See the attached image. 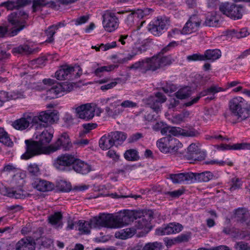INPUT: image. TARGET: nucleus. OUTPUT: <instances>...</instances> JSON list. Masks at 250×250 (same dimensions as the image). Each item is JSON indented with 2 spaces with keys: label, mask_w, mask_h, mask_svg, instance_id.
Listing matches in <instances>:
<instances>
[{
  "label": "nucleus",
  "mask_w": 250,
  "mask_h": 250,
  "mask_svg": "<svg viewBox=\"0 0 250 250\" xmlns=\"http://www.w3.org/2000/svg\"><path fill=\"white\" fill-rule=\"evenodd\" d=\"M222 90L223 89L221 87L217 85H212L207 88L206 90L201 92L200 94L202 97L205 96L206 95H210V97H208L206 98V100H211L214 98V95L215 93Z\"/></svg>",
  "instance_id": "38"
},
{
  "label": "nucleus",
  "mask_w": 250,
  "mask_h": 250,
  "mask_svg": "<svg viewBox=\"0 0 250 250\" xmlns=\"http://www.w3.org/2000/svg\"><path fill=\"white\" fill-rule=\"evenodd\" d=\"M161 247L162 245L160 243H148L145 245L142 250H160Z\"/></svg>",
  "instance_id": "53"
},
{
  "label": "nucleus",
  "mask_w": 250,
  "mask_h": 250,
  "mask_svg": "<svg viewBox=\"0 0 250 250\" xmlns=\"http://www.w3.org/2000/svg\"><path fill=\"white\" fill-rule=\"evenodd\" d=\"M72 167L75 172L82 175H85L91 170L90 165L76 158Z\"/></svg>",
  "instance_id": "24"
},
{
  "label": "nucleus",
  "mask_w": 250,
  "mask_h": 250,
  "mask_svg": "<svg viewBox=\"0 0 250 250\" xmlns=\"http://www.w3.org/2000/svg\"><path fill=\"white\" fill-rule=\"evenodd\" d=\"M33 51L30 47L27 45H20L18 47H15L12 49L13 53L22 54L25 53L27 54H30L32 53Z\"/></svg>",
  "instance_id": "49"
},
{
  "label": "nucleus",
  "mask_w": 250,
  "mask_h": 250,
  "mask_svg": "<svg viewBox=\"0 0 250 250\" xmlns=\"http://www.w3.org/2000/svg\"><path fill=\"white\" fill-rule=\"evenodd\" d=\"M132 213L131 212H129V210H125L114 216L115 228L123 227L132 222Z\"/></svg>",
  "instance_id": "16"
},
{
  "label": "nucleus",
  "mask_w": 250,
  "mask_h": 250,
  "mask_svg": "<svg viewBox=\"0 0 250 250\" xmlns=\"http://www.w3.org/2000/svg\"><path fill=\"white\" fill-rule=\"evenodd\" d=\"M25 177V174L22 172H18L14 176L13 180L18 182L20 186H21L24 183V179Z\"/></svg>",
  "instance_id": "61"
},
{
  "label": "nucleus",
  "mask_w": 250,
  "mask_h": 250,
  "mask_svg": "<svg viewBox=\"0 0 250 250\" xmlns=\"http://www.w3.org/2000/svg\"><path fill=\"white\" fill-rule=\"evenodd\" d=\"M169 178L174 184H181L185 182L191 183L193 175L192 172L171 174L169 175Z\"/></svg>",
  "instance_id": "23"
},
{
  "label": "nucleus",
  "mask_w": 250,
  "mask_h": 250,
  "mask_svg": "<svg viewBox=\"0 0 250 250\" xmlns=\"http://www.w3.org/2000/svg\"><path fill=\"white\" fill-rule=\"evenodd\" d=\"M46 0H33V10L36 12L46 4Z\"/></svg>",
  "instance_id": "54"
},
{
  "label": "nucleus",
  "mask_w": 250,
  "mask_h": 250,
  "mask_svg": "<svg viewBox=\"0 0 250 250\" xmlns=\"http://www.w3.org/2000/svg\"><path fill=\"white\" fill-rule=\"evenodd\" d=\"M32 126L36 125V129H40L47 126V110L38 112L36 115L32 113Z\"/></svg>",
  "instance_id": "18"
},
{
  "label": "nucleus",
  "mask_w": 250,
  "mask_h": 250,
  "mask_svg": "<svg viewBox=\"0 0 250 250\" xmlns=\"http://www.w3.org/2000/svg\"><path fill=\"white\" fill-rule=\"evenodd\" d=\"M191 94L190 88L188 87H185L180 89L175 93V96L179 99H185L189 97Z\"/></svg>",
  "instance_id": "44"
},
{
  "label": "nucleus",
  "mask_w": 250,
  "mask_h": 250,
  "mask_svg": "<svg viewBox=\"0 0 250 250\" xmlns=\"http://www.w3.org/2000/svg\"><path fill=\"white\" fill-rule=\"evenodd\" d=\"M4 190L5 192L3 193L4 195H7L11 198H14L15 199H23L26 197L28 194L26 192L21 189L18 190H14L12 188H4Z\"/></svg>",
  "instance_id": "30"
},
{
  "label": "nucleus",
  "mask_w": 250,
  "mask_h": 250,
  "mask_svg": "<svg viewBox=\"0 0 250 250\" xmlns=\"http://www.w3.org/2000/svg\"><path fill=\"white\" fill-rule=\"evenodd\" d=\"M234 218L238 222L249 226L250 224V215L244 208H238L235 211Z\"/></svg>",
  "instance_id": "27"
},
{
  "label": "nucleus",
  "mask_w": 250,
  "mask_h": 250,
  "mask_svg": "<svg viewBox=\"0 0 250 250\" xmlns=\"http://www.w3.org/2000/svg\"><path fill=\"white\" fill-rule=\"evenodd\" d=\"M0 143L7 146H11L13 145V142L7 133L2 127H0Z\"/></svg>",
  "instance_id": "43"
},
{
  "label": "nucleus",
  "mask_w": 250,
  "mask_h": 250,
  "mask_svg": "<svg viewBox=\"0 0 250 250\" xmlns=\"http://www.w3.org/2000/svg\"><path fill=\"white\" fill-rule=\"evenodd\" d=\"M57 30V26H54L53 25L48 28V43H52L54 42L53 36Z\"/></svg>",
  "instance_id": "57"
},
{
  "label": "nucleus",
  "mask_w": 250,
  "mask_h": 250,
  "mask_svg": "<svg viewBox=\"0 0 250 250\" xmlns=\"http://www.w3.org/2000/svg\"><path fill=\"white\" fill-rule=\"evenodd\" d=\"M32 187L37 190L45 192L47 191V181L41 179H37L32 184Z\"/></svg>",
  "instance_id": "42"
},
{
  "label": "nucleus",
  "mask_w": 250,
  "mask_h": 250,
  "mask_svg": "<svg viewBox=\"0 0 250 250\" xmlns=\"http://www.w3.org/2000/svg\"><path fill=\"white\" fill-rule=\"evenodd\" d=\"M60 88L62 95H63L64 93H68L73 89L74 84L67 82L60 83Z\"/></svg>",
  "instance_id": "52"
},
{
  "label": "nucleus",
  "mask_w": 250,
  "mask_h": 250,
  "mask_svg": "<svg viewBox=\"0 0 250 250\" xmlns=\"http://www.w3.org/2000/svg\"><path fill=\"white\" fill-rule=\"evenodd\" d=\"M216 148L218 149L229 150L250 149V143H237L233 145H221V146H217Z\"/></svg>",
  "instance_id": "33"
},
{
  "label": "nucleus",
  "mask_w": 250,
  "mask_h": 250,
  "mask_svg": "<svg viewBox=\"0 0 250 250\" xmlns=\"http://www.w3.org/2000/svg\"><path fill=\"white\" fill-rule=\"evenodd\" d=\"M45 229L43 228H39L36 231H34L31 239L37 241L39 244L41 245L39 250H45L47 238L46 237Z\"/></svg>",
  "instance_id": "22"
},
{
  "label": "nucleus",
  "mask_w": 250,
  "mask_h": 250,
  "mask_svg": "<svg viewBox=\"0 0 250 250\" xmlns=\"http://www.w3.org/2000/svg\"><path fill=\"white\" fill-rule=\"evenodd\" d=\"M193 179L192 183L195 182H207L212 179L213 174L210 171H205L202 173H192Z\"/></svg>",
  "instance_id": "31"
},
{
  "label": "nucleus",
  "mask_w": 250,
  "mask_h": 250,
  "mask_svg": "<svg viewBox=\"0 0 250 250\" xmlns=\"http://www.w3.org/2000/svg\"><path fill=\"white\" fill-rule=\"evenodd\" d=\"M129 69L135 70H139L142 73H146L148 71V67L146 62V59L137 62L129 66Z\"/></svg>",
  "instance_id": "40"
},
{
  "label": "nucleus",
  "mask_w": 250,
  "mask_h": 250,
  "mask_svg": "<svg viewBox=\"0 0 250 250\" xmlns=\"http://www.w3.org/2000/svg\"><path fill=\"white\" fill-rule=\"evenodd\" d=\"M121 80V78H116L114 80L113 82H110L107 84L102 85L100 87V89L102 91H106L116 86L119 82Z\"/></svg>",
  "instance_id": "55"
},
{
  "label": "nucleus",
  "mask_w": 250,
  "mask_h": 250,
  "mask_svg": "<svg viewBox=\"0 0 250 250\" xmlns=\"http://www.w3.org/2000/svg\"><path fill=\"white\" fill-rule=\"evenodd\" d=\"M199 135L198 130L194 128H190L188 130H184L183 131V135L187 137H196Z\"/></svg>",
  "instance_id": "62"
},
{
  "label": "nucleus",
  "mask_w": 250,
  "mask_h": 250,
  "mask_svg": "<svg viewBox=\"0 0 250 250\" xmlns=\"http://www.w3.org/2000/svg\"><path fill=\"white\" fill-rule=\"evenodd\" d=\"M219 9L224 15L234 20L243 17L244 6L241 4L224 2L220 4Z\"/></svg>",
  "instance_id": "5"
},
{
  "label": "nucleus",
  "mask_w": 250,
  "mask_h": 250,
  "mask_svg": "<svg viewBox=\"0 0 250 250\" xmlns=\"http://www.w3.org/2000/svg\"><path fill=\"white\" fill-rule=\"evenodd\" d=\"M185 150L183 145L178 140L171 137L168 153L181 157L184 155Z\"/></svg>",
  "instance_id": "21"
},
{
  "label": "nucleus",
  "mask_w": 250,
  "mask_h": 250,
  "mask_svg": "<svg viewBox=\"0 0 250 250\" xmlns=\"http://www.w3.org/2000/svg\"><path fill=\"white\" fill-rule=\"evenodd\" d=\"M148 71H155L161 68L159 56H153L150 58H146Z\"/></svg>",
  "instance_id": "32"
},
{
  "label": "nucleus",
  "mask_w": 250,
  "mask_h": 250,
  "mask_svg": "<svg viewBox=\"0 0 250 250\" xmlns=\"http://www.w3.org/2000/svg\"><path fill=\"white\" fill-rule=\"evenodd\" d=\"M116 67L117 66L114 65L101 66L96 68L94 71V74L98 77H101L104 72L111 71Z\"/></svg>",
  "instance_id": "48"
},
{
  "label": "nucleus",
  "mask_w": 250,
  "mask_h": 250,
  "mask_svg": "<svg viewBox=\"0 0 250 250\" xmlns=\"http://www.w3.org/2000/svg\"><path fill=\"white\" fill-rule=\"evenodd\" d=\"M60 189L62 191L68 192L71 189L70 183L65 181H61L58 184Z\"/></svg>",
  "instance_id": "59"
},
{
  "label": "nucleus",
  "mask_w": 250,
  "mask_h": 250,
  "mask_svg": "<svg viewBox=\"0 0 250 250\" xmlns=\"http://www.w3.org/2000/svg\"><path fill=\"white\" fill-rule=\"evenodd\" d=\"M76 161V157L69 154H62L54 161V166L58 169L64 170L71 165H73Z\"/></svg>",
  "instance_id": "12"
},
{
  "label": "nucleus",
  "mask_w": 250,
  "mask_h": 250,
  "mask_svg": "<svg viewBox=\"0 0 250 250\" xmlns=\"http://www.w3.org/2000/svg\"><path fill=\"white\" fill-rule=\"evenodd\" d=\"M79 228L78 230L81 232L82 234H88L90 232V229L93 227L92 223V219L89 222L84 221L80 220L78 222Z\"/></svg>",
  "instance_id": "41"
},
{
  "label": "nucleus",
  "mask_w": 250,
  "mask_h": 250,
  "mask_svg": "<svg viewBox=\"0 0 250 250\" xmlns=\"http://www.w3.org/2000/svg\"><path fill=\"white\" fill-rule=\"evenodd\" d=\"M169 25V20L167 18H158L152 23L149 24V30L155 36H160L164 29H167Z\"/></svg>",
  "instance_id": "10"
},
{
  "label": "nucleus",
  "mask_w": 250,
  "mask_h": 250,
  "mask_svg": "<svg viewBox=\"0 0 250 250\" xmlns=\"http://www.w3.org/2000/svg\"><path fill=\"white\" fill-rule=\"evenodd\" d=\"M103 26L108 32H112L116 30L119 25V20L114 13L105 11L102 15Z\"/></svg>",
  "instance_id": "8"
},
{
  "label": "nucleus",
  "mask_w": 250,
  "mask_h": 250,
  "mask_svg": "<svg viewBox=\"0 0 250 250\" xmlns=\"http://www.w3.org/2000/svg\"><path fill=\"white\" fill-rule=\"evenodd\" d=\"M135 234H137V232L135 228L133 227L122 229L116 232L115 234V236L116 238H118L121 239H126L128 238L131 237Z\"/></svg>",
  "instance_id": "34"
},
{
  "label": "nucleus",
  "mask_w": 250,
  "mask_h": 250,
  "mask_svg": "<svg viewBox=\"0 0 250 250\" xmlns=\"http://www.w3.org/2000/svg\"><path fill=\"white\" fill-rule=\"evenodd\" d=\"M60 139H57L54 144L48 145V154L53 153L61 149Z\"/></svg>",
  "instance_id": "58"
},
{
  "label": "nucleus",
  "mask_w": 250,
  "mask_h": 250,
  "mask_svg": "<svg viewBox=\"0 0 250 250\" xmlns=\"http://www.w3.org/2000/svg\"><path fill=\"white\" fill-rule=\"evenodd\" d=\"M183 227L179 224L170 223L165 227H161L156 229V234L158 235H169L180 232Z\"/></svg>",
  "instance_id": "17"
},
{
  "label": "nucleus",
  "mask_w": 250,
  "mask_h": 250,
  "mask_svg": "<svg viewBox=\"0 0 250 250\" xmlns=\"http://www.w3.org/2000/svg\"><path fill=\"white\" fill-rule=\"evenodd\" d=\"M124 156L125 159L128 161H136L139 158L137 151L135 149L126 150L124 154Z\"/></svg>",
  "instance_id": "51"
},
{
  "label": "nucleus",
  "mask_w": 250,
  "mask_h": 250,
  "mask_svg": "<svg viewBox=\"0 0 250 250\" xmlns=\"http://www.w3.org/2000/svg\"><path fill=\"white\" fill-rule=\"evenodd\" d=\"M229 109L238 122L246 120L250 117V104L241 97L233 98L229 101Z\"/></svg>",
  "instance_id": "2"
},
{
  "label": "nucleus",
  "mask_w": 250,
  "mask_h": 250,
  "mask_svg": "<svg viewBox=\"0 0 250 250\" xmlns=\"http://www.w3.org/2000/svg\"><path fill=\"white\" fill-rule=\"evenodd\" d=\"M221 54V51L219 49H208L205 52L203 55L204 61L208 60L214 61L220 58Z\"/></svg>",
  "instance_id": "37"
},
{
  "label": "nucleus",
  "mask_w": 250,
  "mask_h": 250,
  "mask_svg": "<svg viewBox=\"0 0 250 250\" xmlns=\"http://www.w3.org/2000/svg\"><path fill=\"white\" fill-rule=\"evenodd\" d=\"M126 138L125 133L120 131L112 132L107 136H103L99 141V146L103 150H107L114 146L122 144Z\"/></svg>",
  "instance_id": "4"
},
{
  "label": "nucleus",
  "mask_w": 250,
  "mask_h": 250,
  "mask_svg": "<svg viewBox=\"0 0 250 250\" xmlns=\"http://www.w3.org/2000/svg\"><path fill=\"white\" fill-rule=\"evenodd\" d=\"M28 18V14L23 11L13 12L9 15L8 21L12 27L9 31V35L10 37L15 36L26 27L28 25L26 20Z\"/></svg>",
  "instance_id": "3"
},
{
  "label": "nucleus",
  "mask_w": 250,
  "mask_h": 250,
  "mask_svg": "<svg viewBox=\"0 0 250 250\" xmlns=\"http://www.w3.org/2000/svg\"><path fill=\"white\" fill-rule=\"evenodd\" d=\"M36 140H25L26 151L21 159L28 160L35 156L47 154V130L44 129L36 137Z\"/></svg>",
  "instance_id": "1"
},
{
  "label": "nucleus",
  "mask_w": 250,
  "mask_h": 250,
  "mask_svg": "<svg viewBox=\"0 0 250 250\" xmlns=\"http://www.w3.org/2000/svg\"><path fill=\"white\" fill-rule=\"evenodd\" d=\"M234 247L236 250H250V246L243 242H236Z\"/></svg>",
  "instance_id": "64"
},
{
  "label": "nucleus",
  "mask_w": 250,
  "mask_h": 250,
  "mask_svg": "<svg viewBox=\"0 0 250 250\" xmlns=\"http://www.w3.org/2000/svg\"><path fill=\"white\" fill-rule=\"evenodd\" d=\"M35 242L31 237H26L21 239L16 245V250H35Z\"/></svg>",
  "instance_id": "26"
},
{
  "label": "nucleus",
  "mask_w": 250,
  "mask_h": 250,
  "mask_svg": "<svg viewBox=\"0 0 250 250\" xmlns=\"http://www.w3.org/2000/svg\"><path fill=\"white\" fill-rule=\"evenodd\" d=\"M27 170L29 176L32 177H37L41 174L39 167L35 163L30 164L27 167Z\"/></svg>",
  "instance_id": "45"
},
{
  "label": "nucleus",
  "mask_w": 250,
  "mask_h": 250,
  "mask_svg": "<svg viewBox=\"0 0 250 250\" xmlns=\"http://www.w3.org/2000/svg\"><path fill=\"white\" fill-rule=\"evenodd\" d=\"M187 150L185 157L188 160L199 161L205 159L206 152L202 151L200 147L194 143L190 144L188 147Z\"/></svg>",
  "instance_id": "11"
},
{
  "label": "nucleus",
  "mask_w": 250,
  "mask_h": 250,
  "mask_svg": "<svg viewBox=\"0 0 250 250\" xmlns=\"http://www.w3.org/2000/svg\"><path fill=\"white\" fill-rule=\"evenodd\" d=\"M171 137V136H167L161 138L157 141V146L162 152L168 153Z\"/></svg>",
  "instance_id": "35"
},
{
  "label": "nucleus",
  "mask_w": 250,
  "mask_h": 250,
  "mask_svg": "<svg viewBox=\"0 0 250 250\" xmlns=\"http://www.w3.org/2000/svg\"><path fill=\"white\" fill-rule=\"evenodd\" d=\"M30 1V0H8L2 2L0 5L6 7L9 10H13L25 6L29 4Z\"/></svg>",
  "instance_id": "25"
},
{
  "label": "nucleus",
  "mask_w": 250,
  "mask_h": 250,
  "mask_svg": "<svg viewBox=\"0 0 250 250\" xmlns=\"http://www.w3.org/2000/svg\"><path fill=\"white\" fill-rule=\"evenodd\" d=\"M167 100L166 96L161 92L155 93V96L149 97L147 100V104L157 114L161 112V104Z\"/></svg>",
  "instance_id": "13"
},
{
  "label": "nucleus",
  "mask_w": 250,
  "mask_h": 250,
  "mask_svg": "<svg viewBox=\"0 0 250 250\" xmlns=\"http://www.w3.org/2000/svg\"><path fill=\"white\" fill-rule=\"evenodd\" d=\"M60 114L58 110L48 109V127L58 123Z\"/></svg>",
  "instance_id": "39"
},
{
  "label": "nucleus",
  "mask_w": 250,
  "mask_h": 250,
  "mask_svg": "<svg viewBox=\"0 0 250 250\" xmlns=\"http://www.w3.org/2000/svg\"><path fill=\"white\" fill-rule=\"evenodd\" d=\"M75 110L79 118L89 120L95 115V107L91 104H86L77 107Z\"/></svg>",
  "instance_id": "15"
},
{
  "label": "nucleus",
  "mask_w": 250,
  "mask_h": 250,
  "mask_svg": "<svg viewBox=\"0 0 250 250\" xmlns=\"http://www.w3.org/2000/svg\"><path fill=\"white\" fill-rule=\"evenodd\" d=\"M58 139H60V146L62 147L64 150L69 151L72 148V144L66 132L62 134Z\"/></svg>",
  "instance_id": "36"
},
{
  "label": "nucleus",
  "mask_w": 250,
  "mask_h": 250,
  "mask_svg": "<svg viewBox=\"0 0 250 250\" xmlns=\"http://www.w3.org/2000/svg\"><path fill=\"white\" fill-rule=\"evenodd\" d=\"M62 215L61 212H55L48 217V221L55 229L62 228Z\"/></svg>",
  "instance_id": "28"
},
{
  "label": "nucleus",
  "mask_w": 250,
  "mask_h": 250,
  "mask_svg": "<svg viewBox=\"0 0 250 250\" xmlns=\"http://www.w3.org/2000/svg\"><path fill=\"white\" fill-rule=\"evenodd\" d=\"M62 96L60 83L54 80L48 79V99H56Z\"/></svg>",
  "instance_id": "19"
},
{
  "label": "nucleus",
  "mask_w": 250,
  "mask_h": 250,
  "mask_svg": "<svg viewBox=\"0 0 250 250\" xmlns=\"http://www.w3.org/2000/svg\"><path fill=\"white\" fill-rule=\"evenodd\" d=\"M153 218V212L148 210L144 213V217L140 218L134 226L138 237H142L146 235L151 229L150 222Z\"/></svg>",
  "instance_id": "7"
},
{
  "label": "nucleus",
  "mask_w": 250,
  "mask_h": 250,
  "mask_svg": "<svg viewBox=\"0 0 250 250\" xmlns=\"http://www.w3.org/2000/svg\"><path fill=\"white\" fill-rule=\"evenodd\" d=\"M93 228H115L114 216L110 214H101L92 218Z\"/></svg>",
  "instance_id": "9"
},
{
  "label": "nucleus",
  "mask_w": 250,
  "mask_h": 250,
  "mask_svg": "<svg viewBox=\"0 0 250 250\" xmlns=\"http://www.w3.org/2000/svg\"><path fill=\"white\" fill-rule=\"evenodd\" d=\"M102 102L104 104H110L109 107H114V106H117V105L119 104V102L116 100V97L112 96L110 98L103 99L102 101Z\"/></svg>",
  "instance_id": "56"
},
{
  "label": "nucleus",
  "mask_w": 250,
  "mask_h": 250,
  "mask_svg": "<svg viewBox=\"0 0 250 250\" xmlns=\"http://www.w3.org/2000/svg\"><path fill=\"white\" fill-rule=\"evenodd\" d=\"M183 131H184V129H182L180 127L170 126L169 134H168V136H170L171 135L177 136L178 135H183Z\"/></svg>",
  "instance_id": "63"
},
{
  "label": "nucleus",
  "mask_w": 250,
  "mask_h": 250,
  "mask_svg": "<svg viewBox=\"0 0 250 250\" xmlns=\"http://www.w3.org/2000/svg\"><path fill=\"white\" fill-rule=\"evenodd\" d=\"M32 113H27L23 114V117L16 120L13 124V126L16 129L23 130L27 128L30 125H32L31 118Z\"/></svg>",
  "instance_id": "20"
},
{
  "label": "nucleus",
  "mask_w": 250,
  "mask_h": 250,
  "mask_svg": "<svg viewBox=\"0 0 250 250\" xmlns=\"http://www.w3.org/2000/svg\"><path fill=\"white\" fill-rule=\"evenodd\" d=\"M229 35L238 39H240L247 37L249 35V33L248 31V29L244 28L241 29L239 31L235 30L229 31L227 35L229 36Z\"/></svg>",
  "instance_id": "47"
},
{
  "label": "nucleus",
  "mask_w": 250,
  "mask_h": 250,
  "mask_svg": "<svg viewBox=\"0 0 250 250\" xmlns=\"http://www.w3.org/2000/svg\"><path fill=\"white\" fill-rule=\"evenodd\" d=\"M105 110L108 116L113 118H115L123 112V110L120 108L119 104L114 106V107H106Z\"/></svg>",
  "instance_id": "46"
},
{
  "label": "nucleus",
  "mask_w": 250,
  "mask_h": 250,
  "mask_svg": "<svg viewBox=\"0 0 250 250\" xmlns=\"http://www.w3.org/2000/svg\"><path fill=\"white\" fill-rule=\"evenodd\" d=\"M202 20L196 15H192L185 24L181 34L188 35L195 32L199 28Z\"/></svg>",
  "instance_id": "14"
},
{
  "label": "nucleus",
  "mask_w": 250,
  "mask_h": 250,
  "mask_svg": "<svg viewBox=\"0 0 250 250\" xmlns=\"http://www.w3.org/2000/svg\"><path fill=\"white\" fill-rule=\"evenodd\" d=\"M138 53H142V49L141 47H136L133 48L132 52L128 54L126 57L122 59V60H119L118 62L120 63H125L133 58L138 54Z\"/></svg>",
  "instance_id": "50"
},
{
  "label": "nucleus",
  "mask_w": 250,
  "mask_h": 250,
  "mask_svg": "<svg viewBox=\"0 0 250 250\" xmlns=\"http://www.w3.org/2000/svg\"><path fill=\"white\" fill-rule=\"evenodd\" d=\"M219 18L215 12L208 13L206 15L205 21L203 25L209 27H216L219 24Z\"/></svg>",
  "instance_id": "29"
},
{
  "label": "nucleus",
  "mask_w": 250,
  "mask_h": 250,
  "mask_svg": "<svg viewBox=\"0 0 250 250\" xmlns=\"http://www.w3.org/2000/svg\"><path fill=\"white\" fill-rule=\"evenodd\" d=\"M77 71L74 78H79L82 74V69L78 65L72 66L69 65H63L60 67L59 69L55 74L56 79L60 81L73 79V74Z\"/></svg>",
  "instance_id": "6"
},
{
  "label": "nucleus",
  "mask_w": 250,
  "mask_h": 250,
  "mask_svg": "<svg viewBox=\"0 0 250 250\" xmlns=\"http://www.w3.org/2000/svg\"><path fill=\"white\" fill-rule=\"evenodd\" d=\"M159 59L161 67L171 64L173 61L170 56L161 57L159 56Z\"/></svg>",
  "instance_id": "60"
}]
</instances>
